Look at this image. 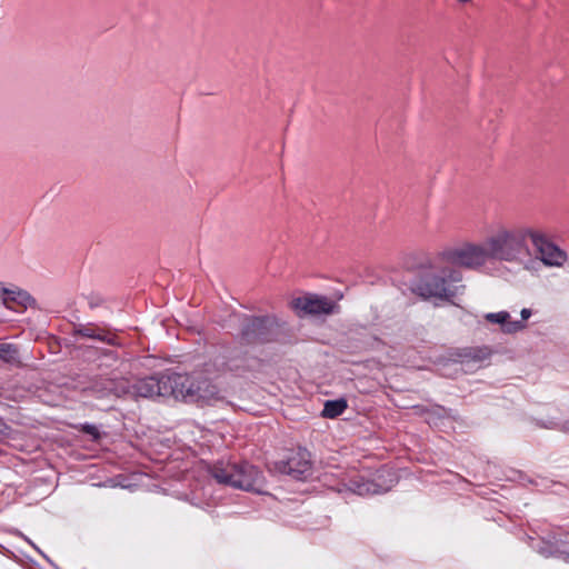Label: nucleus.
<instances>
[{"instance_id":"nucleus-9","label":"nucleus","mask_w":569,"mask_h":569,"mask_svg":"<svg viewBox=\"0 0 569 569\" xmlns=\"http://www.w3.org/2000/svg\"><path fill=\"white\" fill-rule=\"evenodd\" d=\"M0 298L2 299L3 305L7 306L8 308H12V305H18L23 309H28L30 307L36 306V300L31 297V295L28 291L20 289L16 286L6 287L1 282Z\"/></svg>"},{"instance_id":"nucleus-12","label":"nucleus","mask_w":569,"mask_h":569,"mask_svg":"<svg viewBox=\"0 0 569 569\" xmlns=\"http://www.w3.org/2000/svg\"><path fill=\"white\" fill-rule=\"evenodd\" d=\"M76 335H79L84 338L97 339L103 341L108 345H114V337L110 335L103 333L102 330L90 328V327H79L76 329Z\"/></svg>"},{"instance_id":"nucleus-7","label":"nucleus","mask_w":569,"mask_h":569,"mask_svg":"<svg viewBox=\"0 0 569 569\" xmlns=\"http://www.w3.org/2000/svg\"><path fill=\"white\" fill-rule=\"evenodd\" d=\"M291 307L298 316L330 315L338 310V305L327 297L305 295L291 301Z\"/></svg>"},{"instance_id":"nucleus-4","label":"nucleus","mask_w":569,"mask_h":569,"mask_svg":"<svg viewBox=\"0 0 569 569\" xmlns=\"http://www.w3.org/2000/svg\"><path fill=\"white\" fill-rule=\"evenodd\" d=\"M173 372L150 376L137 380L132 385V396L154 399L172 398L173 392Z\"/></svg>"},{"instance_id":"nucleus-10","label":"nucleus","mask_w":569,"mask_h":569,"mask_svg":"<svg viewBox=\"0 0 569 569\" xmlns=\"http://www.w3.org/2000/svg\"><path fill=\"white\" fill-rule=\"evenodd\" d=\"M485 319L491 323L500 325L502 331L507 333H513L525 328L521 321H511L507 311L487 313Z\"/></svg>"},{"instance_id":"nucleus-16","label":"nucleus","mask_w":569,"mask_h":569,"mask_svg":"<svg viewBox=\"0 0 569 569\" xmlns=\"http://www.w3.org/2000/svg\"><path fill=\"white\" fill-rule=\"evenodd\" d=\"M116 385L111 387L112 397L121 398L127 395H132V386L124 378L113 379Z\"/></svg>"},{"instance_id":"nucleus-17","label":"nucleus","mask_w":569,"mask_h":569,"mask_svg":"<svg viewBox=\"0 0 569 569\" xmlns=\"http://www.w3.org/2000/svg\"><path fill=\"white\" fill-rule=\"evenodd\" d=\"M17 358V349L10 343L0 345V359L10 362Z\"/></svg>"},{"instance_id":"nucleus-14","label":"nucleus","mask_w":569,"mask_h":569,"mask_svg":"<svg viewBox=\"0 0 569 569\" xmlns=\"http://www.w3.org/2000/svg\"><path fill=\"white\" fill-rule=\"evenodd\" d=\"M347 408V402L343 399L329 400L325 403L322 416L326 418H336L340 416Z\"/></svg>"},{"instance_id":"nucleus-1","label":"nucleus","mask_w":569,"mask_h":569,"mask_svg":"<svg viewBox=\"0 0 569 569\" xmlns=\"http://www.w3.org/2000/svg\"><path fill=\"white\" fill-rule=\"evenodd\" d=\"M528 229L527 227L498 228L483 241L489 259L519 263L525 269L533 271L537 260L532 259L526 244Z\"/></svg>"},{"instance_id":"nucleus-2","label":"nucleus","mask_w":569,"mask_h":569,"mask_svg":"<svg viewBox=\"0 0 569 569\" xmlns=\"http://www.w3.org/2000/svg\"><path fill=\"white\" fill-rule=\"evenodd\" d=\"M172 398L184 402L209 403L222 398V390L203 372L182 375L173 372Z\"/></svg>"},{"instance_id":"nucleus-11","label":"nucleus","mask_w":569,"mask_h":569,"mask_svg":"<svg viewBox=\"0 0 569 569\" xmlns=\"http://www.w3.org/2000/svg\"><path fill=\"white\" fill-rule=\"evenodd\" d=\"M287 472L295 478H301L310 470V462L305 453H297L289 458Z\"/></svg>"},{"instance_id":"nucleus-13","label":"nucleus","mask_w":569,"mask_h":569,"mask_svg":"<svg viewBox=\"0 0 569 569\" xmlns=\"http://www.w3.org/2000/svg\"><path fill=\"white\" fill-rule=\"evenodd\" d=\"M352 491L360 496H367V495H376L380 493L382 491H387L389 487L381 488V486L372 482V481H363V482H353L352 485Z\"/></svg>"},{"instance_id":"nucleus-21","label":"nucleus","mask_w":569,"mask_h":569,"mask_svg":"<svg viewBox=\"0 0 569 569\" xmlns=\"http://www.w3.org/2000/svg\"><path fill=\"white\" fill-rule=\"evenodd\" d=\"M458 2H461V3H466V2H469L470 0H457Z\"/></svg>"},{"instance_id":"nucleus-8","label":"nucleus","mask_w":569,"mask_h":569,"mask_svg":"<svg viewBox=\"0 0 569 569\" xmlns=\"http://www.w3.org/2000/svg\"><path fill=\"white\" fill-rule=\"evenodd\" d=\"M423 298H447L450 295L445 277L441 274H430L425 277L413 289Z\"/></svg>"},{"instance_id":"nucleus-19","label":"nucleus","mask_w":569,"mask_h":569,"mask_svg":"<svg viewBox=\"0 0 569 569\" xmlns=\"http://www.w3.org/2000/svg\"><path fill=\"white\" fill-rule=\"evenodd\" d=\"M86 431H87L88 433H92V435H94V433H96V428H94V427H87V428H86Z\"/></svg>"},{"instance_id":"nucleus-15","label":"nucleus","mask_w":569,"mask_h":569,"mask_svg":"<svg viewBox=\"0 0 569 569\" xmlns=\"http://www.w3.org/2000/svg\"><path fill=\"white\" fill-rule=\"evenodd\" d=\"M116 385L113 379H101L92 386V392L99 399L112 397L111 387Z\"/></svg>"},{"instance_id":"nucleus-6","label":"nucleus","mask_w":569,"mask_h":569,"mask_svg":"<svg viewBox=\"0 0 569 569\" xmlns=\"http://www.w3.org/2000/svg\"><path fill=\"white\" fill-rule=\"evenodd\" d=\"M527 239H530L533 247L536 248L538 257L536 269H538L539 261L549 267H560L565 262L563 252L548 241L543 232L529 228L527 232Z\"/></svg>"},{"instance_id":"nucleus-20","label":"nucleus","mask_w":569,"mask_h":569,"mask_svg":"<svg viewBox=\"0 0 569 569\" xmlns=\"http://www.w3.org/2000/svg\"><path fill=\"white\" fill-rule=\"evenodd\" d=\"M565 430H566V431H569V421H568V422H566V425H565Z\"/></svg>"},{"instance_id":"nucleus-5","label":"nucleus","mask_w":569,"mask_h":569,"mask_svg":"<svg viewBox=\"0 0 569 569\" xmlns=\"http://www.w3.org/2000/svg\"><path fill=\"white\" fill-rule=\"evenodd\" d=\"M446 257L451 263L468 269H479L489 260L483 242H466L448 250Z\"/></svg>"},{"instance_id":"nucleus-3","label":"nucleus","mask_w":569,"mask_h":569,"mask_svg":"<svg viewBox=\"0 0 569 569\" xmlns=\"http://www.w3.org/2000/svg\"><path fill=\"white\" fill-rule=\"evenodd\" d=\"M210 475L221 485L264 493L262 475L249 463L218 462L211 467Z\"/></svg>"},{"instance_id":"nucleus-18","label":"nucleus","mask_w":569,"mask_h":569,"mask_svg":"<svg viewBox=\"0 0 569 569\" xmlns=\"http://www.w3.org/2000/svg\"><path fill=\"white\" fill-rule=\"evenodd\" d=\"M530 316H531L530 309H526L525 308V309L521 310V318H522V320H527Z\"/></svg>"}]
</instances>
